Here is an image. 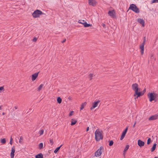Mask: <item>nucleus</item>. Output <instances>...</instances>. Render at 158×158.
<instances>
[{
  "instance_id": "obj_9",
  "label": "nucleus",
  "mask_w": 158,
  "mask_h": 158,
  "mask_svg": "<svg viewBox=\"0 0 158 158\" xmlns=\"http://www.w3.org/2000/svg\"><path fill=\"white\" fill-rule=\"evenodd\" d=\"M100 101L98 100L97 101L94 102V103L93 104V106H92L91 107L90 109L91 110H92L93 109L95 108L97 106L98 104L100 102Z\"/></svg>"
},
{
  "instance_id": "obj_6",
  "label": "nucleus",
  "mask_w": 158,
  "mask_h": 158,
  "mask_svg": "<svg viewBox=\"0 0 158 158\" xmlns=\"http://www.w3.org/2000/svg\"><path fill=\"white\" fill-rule=\"evenodd\" d=\"M132 88L133 90L135 91V93L137 92L138 90H139V89L138 88V85L136 83L132 85Z\"/></svg>"
},
{
  "instance_id": "obj_39",
  "label": "nucleus",
  "mask_w": 158,
  "mask_h": 158,
  "mask_svg": "<svg viewBox=\"0 0 158 158\" xmlns=\"http://www.w3.org/2000/svg\"><path fill=\"white\" fill-rule=\"evenodd\" d=\"M50 142L51 143L52 145L53 143V142L52 139H50Z\"/></svg>"
},
{
  "instance_id": "obj_5",
  "label": "nucleus",
  "mask_w": 158,
  "mask_h": 158,
  "mask_svg": "<svg viewBox=\"0 0 158 158\" xmlns=\"http://www.w3.org/2000/svg\"><path fill=\"white\" fill-rule=\"evenodd\" d=\"M103 150L104 148L102 146H101L95 152V156L97 157L100 156L101 155Z\"/></svg>"
},
{
  "instance_id": "obj_12",
  "label": "nucleus",
  "mask_w": 158,
  "mask_h": 158,
  "mask_svg": "<svg viewBox=\"0 0 158 158\" xmlns=\"http://www.w3.org/2000/svg\"><path fill=\"white\" fill-rule=\"evenodd\" d=\"M158 117V115L156 114L151 116L148 119L149 120H154L157 119Z\"/></svg>"
},
{
  "instance_id": "obj_42",
  "label": "nucleus",
  "mask_w": 158,
  "mask_h": 158,
  "mask_svg": "<svg viewBox=\"0 0 158 158\" xmlns=\"http://www.w3.org/2000/svg\"><path fill=\"white\" fill-rule=\"evenodd\" d=\"M146 89H144L142 92H143V94H144V93L146 92Z\"/></svg>"
},
{
  "instance_id": "obj_44",
  "label": "nucleus",
  "mask_w": 158,
  "mask_h": 158,
  "mask_svg": "<svg viewBox=\"0 0 158 158\" xmlns=\"http://www.w3.org/2000/svg\"><path fill=\"white\" fill-rule=\"evenodd\" d=\"M135 99H136V98H138L139 97H138V95H136V96H135Z\"/></svg>"
},
{
  "instance_id": "obj_40",
  "label": "nucleus",
  "mask_w": 158,
  "mask_h": 158,
  "mask_svg": "<svg viewBox=\"0 0 158 158\" xmlns=\"http://www.w3.org/2000/svg\"><path fill=\"white\" fill-rule=\"evenodd\" d=\"M73 111H71V112L70 113H69V116H70L72 115V113H73Z\"/></svg>"
},
{
  "instance_id": "obj_31",
  "label": "nucleus",
  "mask_w": 158,
  "mask_h": 158,
  "mask_svg": "<svg viewBox=\"0 0 158 158\" xmlns=\"http://www.w3.org/2000/svg\"><path fill=\"white\" fill-rule=\"evenodd\" d=\"M114 143V142L112 140H111L109 141V145L110 146H112Z\"/></svg>"
},
{
  "instance_id": "obj_28",
  "label": "nucleus",
  "mask_w": 158,
  "mask_h": 158,
  "mask_svg": "<svg viewBox=\"0 0 158 158\" xmlns=\"http://www.w3.org/2000/svg\"><path fill=\"white\" fill-rule=\"evenodd\" d=\"M23 140V138L22 136H21L20 137L19 140V143L21 144H22L23 142L22 141Z\"/></svg>"
},
{
  "instance_id": "obj_18",
  "label": "nucleus",
  "mask_w": 158,
  "mask_h": 158,
  "mask_svg": "<svg viewBox=\"0 0 158 158\" xmlns=\"http://www.w3.org/2000/svg\"><path fill=\"white\" fill-rule=\"evenodd\" d=\"M156 145L157 144L156 143H155L154 144L153 146H152L151 149V151L152 152H153L155 150L156 148Z\"/></svg>"
},
{
  "instance_id": "obj_53",
  "label": "nucleus",
  "mask_w": 158,
  "mask_h": 158,
  "mask_svg": "<svg viewBox=\"0 0 158 158\" xmlns=\"http://www.w3.org/2000/svg\"><path fill=\"white\" fill-rule=\"evenodd\" d=\"M124 154V155H125V153L124 152V154Z\"/></svg>"
},
{
  "instance_id": "obj_2",
  "label": "nucleus",
  "mask_w": 158,
  "mask_h": 158,
  "mask_svg": "<svg viewBox=\"0 0 158 158\" xmlns=\"http://www.w3.org/2000/svg\"><path fill=\"white\" fill-rule=\"evenodd\" d=\"M148 96L150 102L155 100L156 99H158V94L154 92L149 93L148 94Z\"/></svg>"
},
{
  "instance_id": "obj_22",
  "label": "nucleus",
  "mask_w": 158,
  "mask_h": 158,
  "mask_svg": "<svg viewBox=\"0 0 158 158\" xmlns=\"http://www.w3.org/2000/svg\"><path fill=\"white\" fill-rule=\"evenodd\" d=\"M35 158H43V155L42 153H40L35 156Z\"/></svg>"
},
{
  "instance_id": "obj_7",
  "label": "nucleus",
  "mask_w": 158,
  "mask_h": 158,
  "mask_svg": "<svg viewBox=\"0 0 158 158\" xmlns=\"http://www.w3.org/2000/svg\"><path fill=\"white\" fill-rule=\"evenodd\" d=\"M88 1L89 4L90 5L93 6H96L97 3V2L95 0H89Z\"/></svg>"
},
{
  "instance_id": "obj_29",
  "label": "nucleus",
  "mask_w": 158,
  "mask_h": 158,
  "mask_svg": "<svg viewBox=\"0 0 158 158\" xmlns=\"http://www.w3.org/2000/svg\"><path fill=\"white\" fill-rule=\"evenodd\" d=\"M1 143L4 144L6 143V140L4 138L2 139H1Z\"/></svg>"
},
{
  "instance_id": "obj_10",
  "label": "nucleus",
  "mask_w": 158,
  "mask_h": 158,
  "mask_svg": "<svg viewBox=\"0 0 158 158\" xmlns=\"http://www.w3.org/2000/svg\"><path fill=\"white\" fill-rule=\"evenodd\" d=\"M143 95V93L142 92H140V90H138L137 92H135L134 94V96H136V95H138V97H140L141 96H142Z\"/></svg>"
},
{
  "instance_id": "obj_19",
  "label": "nucleus",
  "mask_w": 158,
  "mask_h": 158,
  "mask_svg": "<svg viewBox=\"0 0 158 158\" xmlns=\"http://www.w3.org/2000/svg\"><path fill=\"white\" fill-rule=\"evenodd\" d=\"M77 121L74 119H72L71 120V125H73L76 124L77 123Z\"/></svg>"
},
{
  "instance_id": "obj_46",
  "label": "nucleus",
  "mask_w": 158,
  "mask_h": 158,
  "mask_svg": "<svg viewBox=\"0 0 158 158\" xmlns=\"http://www.w3.org/2000/svg\"><path fill=\"white\" fill-rule=\"evenodd\" d=\"M136 124V122H135V123H134L133 125V127H135V125Z\"/></svg>"
},
{
  "instance_id": "obj_45",
  "label": "nucleus",
  "mask_w": 158,
  "mask_h": 158,
  "mask_svg": "<svg viewBox=\"0 0 158 158\" xmlns=\"http://www.w3.org/2000/svg\"><path fill=\"white\" fill-rule=\"evenodd\" d=\"M89 127H87V129H86V131H88L89 130Z\"/></svg>"
},
{
  "instance_id": "obj_11",
  "label": "nucleus",
  "mask_w": 158,
  "mask_h": 158,
  "mask_svg": "<svg viewBox=\"0 0 158 158\" xmlns=\"http://www.w3.org/2000/svg\"><path fill=\"white\" fill-rule=\"evenodd\" d=\"M108 15L112 18H114L115 16V11L114 10H109L108 12Z\"/></svg>"
},
{
  "instance_id": "obj_17",
  "label": "nucleus",
  "mask_w": 158,
  "mask_h": 158,
  "mask_svg": "<svg viewBox=\"0 0 158 158\" xmlns=\"http://www.w3.org/2000/svg\"><path fill=\"white\" fill-rule=\"evenodd\" d=\"M138 144L139 146L141 147L144 145V142L139 139L138 141Z\"/></svg>"
},
{
  "instance_id": "obj_50",
  "label": "nucleus",
  "mask_w": 158,
  "mask_h": 158,
  "mask_svg": "<svg viewBox=\"0 0 158 158\" xmlns=\"http://www.w3.org/2000/svg\"><path fill=\"white\" fill-rule=\"evenodd\" d=\"M5 114V113H4V112H3V113H2V114H3V115H4Z\"/></svg>"
},
{
  "instance_id": "obj_36",
  "label": "nucleus",
  "mask_w": 158,
  "mask_h": 158,
  "mask_svg": "<svg viewBox=\"0 0 158 158\" xmlns=\"http://www.w3.org/2000/svg\"><path fill=\"white\" fill-rule=\"evenodd\" d=\"M145 41H146V37L145 36L143 38V41L142 43L145 44Z\"/></svg>"
},
{
  "instance_id": "obj_47",
  "label": "nucleus",
  "mask_w": 158,
  "mask_h": 158,
  "mask_svg": "<svg viewBox=\"0 0 158 158\" xmlns=\"http://www.w3.org/2000/svg\"><path fill=\"white\" fill-rule=\"evenodd\" d=\"M15 110H16L18 109V107L17 106H15Z\"/></svg>"
},
{
  "instance_id": "obj_4",
  "label": "nucleus",
  "mask_w": 158,
  "mask_h": 158,
  "mask_svg": "<svg viewBox=\"0 0 158 158\" xmlns=\"http://www.w3.org/2000/svg\"><path fill=\"white\" fill-rule=\"evenodd\" d=\"M129 9H131L136 13H138L139 12V9L135 5L133 4H132L130 5Z\"/></svg>"
},
{
  "instance_id": "obj_26",
  "label": "nucleus",
  "mask_w": 158,
  "mask_h": 158,
  "mask_svg": "<svg viewBox=\"0 0 158 158\" xmlns=\"http://www.w3.org/2000/svg\"><path fill=\"white\" fill-rule=\"evenodd\" d=\"M43 148V143H40L39 145V148L40 149H42Z\"/></svg>"
},
{
  "instance_id": "obj_48",
  "label": "nucleus",
  "mask_w": 158,
  "mask_h": 158,
  "mask_svg": "<svg viewBox=\"0 0 158 158\" xmlns=\"http://www.w3.org/2000/svg\"><path fill=\"white\" fill-rule=\"evenodd\" d=\"M10 144H11V145L12 144V141H10Z\"/></svg>"
},
{
  "instance_id": "obj_13",
  "label": "nucleus",
  "mask_w": 158,
  "mask_h": 158,
  "mask_svg": "<svg viewBox=\"0 0 158 158\" xmlns=\"http://www.w3.org/2000/svg\"><path fill=\"white\" fill-rule=\"evenodd\" d=\"M145 44L143 43L141 44L140 45V48L141 49V54L142 55H143L144 53V45Z\"/></svg>"
},
{
  "instance_id": "obj_33",
  "label": "nucleus",
  "mask_w": 158,
  "mask_h": 158,
  "mask_svg": "<svg viewBox=\"0 0 158 158\" xmlns=\"http://www.w3.org/2000/svg\"><path fill=\"white\" fill-rule=\"evenodd\" d=\"M44 132V130L43 129L39 131V134L40 135H42L43 134Z\"/></svg>"
},
{
  "instance_id": "obj_38",
  "label": "nucleus",
  "mask_w": 158,
  "mask_h": 158,
  "mask_svg": "<svg viewBox=\"0 0 158 158\" xmlns=\"http://www.w3.org/2000/svg\"><path fill=\"white\" fill-rule=\"evenodd\" d=\"M4 89V88L3 87H0V92H1L2 90Z\"/></svg>"
},
{
  "instance_id": "obj_25",
  "label": "nucleus",
  "mask_w": 158,
  "mask_h": 158,
  "mask_svg": "<svg viewBox=\"0 0 158 158\" xmlns=\"http://www.w3.org/2000/svg\"><path fill=\"white\" fill-rule=\"evenodd\" d=\"M57 102L59 104H60L61 103L62 99L60 97H58L57 98Z\"/></svg>"
},
{
  "instance_id": "obj_43",
  "label": "nucleus",
  "mask_w": 158,
  "mask_h": 158,
  "mask_svg": "<svg viewBox=\"0 0 158 158\" xmlns=\"http://www.w3.org/2000/svg\"><path fill=\"white\" fill-rule=\"evenodd\" d=\"M66 40L65 39H64L63 41H62V43H64V42Z\"/></svg>"
},
{
  "instance_id": "obj_35",
  "label": "nucleus",
  "mask_w": 158,
  "mask_h": 158,
  "mask_svg": "<svg viewBox=\"0 0 158 158\" xmlns=\"http://www.w3.org/2000/svg\"><path fill=\"white\" fill-rule=\"evenodd\" d=\"M158 2V0H152V3H155Z\"/></svg>"
},
{
  "instance_id": "obj_8",
  "label": "nucleus",
  "mask_w": 158,
  "mask_h": 158,
  "mask_svg": "<svg viewBox=\"0 0 158 158\" xmlns=\"http://www.w3.org/2000/svg\"><path fill=\"white\" fill-rule=\"evenodd\" d=\"M128 127H126V128L125 130L123 131L122 135L120 138V139L121 140H123V139L124 138V137L125 135H126V133L127 132V131L128 130Z\"/></svg>"
},
{
  "instance_id": "obj_27",
  "label": "nucleus",
  "mask_w": 158,
  "mask_h": 158,
  "mask_svg": "<svg viewBox=\"0 0 158 158\" xmlns=\"http://www.w3.org/2000/svg\"><path fill=\"white\" fill-rule=\"evenodd\" d=\"M78 22L79 23L83 24L84 25V24L86 22L84 20H79L78 21Z\"/></svg>"
},
{
  "instance_id": "obj_41",
  "label": "nucleus",
  "mask_w": 158,
  "mask_h": 158,
  "mask_svg": "<svg viewBox=\"0 0 158 158\" xmlns=\"http://www.w3.org/2000/svg\"><path fill=\"white\" fill-rule=\"evenodd\" d=\"M102 25L104 27H106V25L103 23H102Z\"/></svg>"
},
{
  "instance_id": "obj_49",
  "label": "nucleus",
  "mask_w": 158,
  "mask_h": 158,
  "mask_svg": "<svg viewBox=\"0 0 158 158\" xmlns=\"http://www.w3.org/2000/svg\"><path fill=\"white\" fill-rule=\"evenodd\" d=\"M12 140H13V139L11 137L10 139V141H12Z\"/></svg>"
},
{
  "instance_id": "obj_52",
  "label": "nucleus",
  "mask_w": 158,
  "mask_h": 158,
  "mask_svg": "<svg viewBox=\"0 0 158 158\" xmlns=\"http://www.w3.org/2000/svg\"><path fill=\"white\" fill-rule=\"evenodd\" d=\"M154 158H158L157 157H155Z\"/></svg>"
},
{
  "instance_id": "obj_37",
  "label": "nucleus",
  "mask_w": 158,
  "mask_h": 158,
  "mask_svg": "<svg viewBox=\"0 0 158 158\" xmlns=\"http://www.w3.org/2000/svg\"><path fill=\"white\" fill-rule=\"evenodd\" d=\"M37 40V38L36 37H34L33 39L32 40L33 42H35Z\"/></svg>"
},
{
  "instance_id": "obj_3",
  "label": "nucleus",
  "mask_w": 158,
  "mask_h": 158,
  "mask_svg": "<svg viewBox=\"0 0 158 158\" xmlns=\"http://www.w3.org/2000/svg\"><path fill=\"white\" fill-rule=\"evenodd\" d=\"M43 14L41 10H35L32 14V15L34 18H36L40 17V15Z\"/></svg>"
},
{
  "instance_id": "obj_21",
  "label": "nucleus",
  "mask_w": 158,
  "mask_h": 158,
  "mask_svg": "<svg viewBox=\"0 0 158 158\" xmlns=\"http://www.w3.org/2000/svg\"><path fill=\"white\" fill-rule=\"evenodd\" d=\"M62 145H63L62 144V145H60V147L56 148L54 151V153H57V152H58V151H59V150L60 149V148L62 146Z\"/></svg>"
},
{
  "instance_id": "obj_23",
  "label": "nucleus",
  "mask_w": 158,
  "mask_h": 158,
  "mask_svg": "<svg viewBox=\"0 0 158 158\" xmlns=\"http://www.w3.org/2000/svg\"><path fill=\"white\" fill-rule=\"evenodd\" d=\"M84 26L85 27H87L90 26H91L92 25L91 24L87 23L86 22H85V24H84Z\"/></svg>"
},
{
  "instance_id": "obj_16",
  "label": "nucleus",
  "mask_w": 158,
  "mask_h": 158,
  "mask_svg": "<svg viewBox=\"0 0 158 158\" xmlns=\"http://www.w3.org/2000/svg\"><path fill=\"white\" fill-rule=\"evenodd\" d=\"M15 149L14 146H13L11 148V152L10 153V156L11 158H14V153L15 152Z\"/></svg>"
},
{
  "instance_id": "obj_51",
  "label": "nucleus",
  "mask_w": 158,
  "mask_h": 158,
  "mask_svg": "<svg viewBox=\"0 0 158 158\" xmlns=\"http://www.w3.org/2000/svg\"><path fill=\"white\" fill-rule=\"evenodd\" d=\"M2 106H0V110L1 109Z\"/></svg>"
},
{
  "instance_id": "obj_32",
  "label": "nucleus",
  "mask_w": 158,
  "mask_h": 158,
  "mask_svg": "<svg viewBox=\"0 0 158 158\" xmlns=\"http://www.w3.org/2000/svg\"><path fill=\"white\" fill-rule=\"evenodd\" d=\"M89 78H90V80H91L92 79V77L93 76V74H91V73H90L89 75Z\"/></svg>"
},
{
  "instance_id": "obj_15",
  "label": "nucleus",
  "mask_w": 158,
  "mask_h": 158,
  "mask_svg": "<svg viewBox=\"0 0 158 158\" xmlns=\"http://www.w3.org/2000/svg\"><path fill=\"white\" fill-rule=\"evenodd\" d=\"M39 73V72L36 73L32 75L31 77V80L32 81H34L38 77Z\"/></svg>"
},
{
  "instance_id": "obj_30",
  "label": "nucleus",
  "mask_w": 158,
  "mask_h": 158,
  "mask_svg": "<svg viewBox=\"0 0 158 158\" xmlns=\"http://www.w3.org/2000/svg\"><path fill=\"white\" fill-rule=\"evenodd\" d=\"M129 146L128 145H127L124 149V152L126 151L129 148Z\"/></svg>"
},
{
  "instance_id": "obj_34",
  "label": "nucleus",
  "mask_w": 158,
  "mask_h": 158,
  "mask_svg": "<svg viewBox=\"0 0 158 158\" xmlns=\"http://www.w3.org/2000/svg\"><path fill=\"white\" fill-rule=\"evenodd\" d=\"M151 141V138H148L147 140V144H149L150 143Z\"/></svg>"
},
{
  "instance_id": "obj_14",
  "label": "nucleus",
  "mask_w": 158,
  "mask_h": 158,
  "mask_svg": "<svg viewBox=\"0 0 158 158\" xmlns=\"http://www.w3.org/2000/svg\"><path fill=\"white\" fill-rule=\"evenodd\" d=\"M137 21L140 24H142L143 27H144L145 25V22L143 19L139 18L137 19Z\"/></svg>"
},
{
  "instance_id": "obj_24",
  "label": "nucleus",
  "mask_w": 158,
  "mask_h": 158,
  "mask_svg": "<svg viewBox=\"0 0 158 158\" xmlns=\"http://www.w3.org/2000/svg\"><path fill=\"white\" fill-rule=\"evenodd\" d=\"M43 85H44L43 84H41L38 87V89H37V90L38 91H40L41 90V89L43 86Z\"/></svg>"
},
{
  "instance_id": "obj_1",
  "label": "nucleus",
  "mask_w": 158,
  "mask_h": 158,
  "mask_svg": "<svg viewBox=\"0 0 158 158\" xmlns=\"http://www.w3.org/2000/svg\"><path fill=\"white\" fill-rule=\"evenodd\" d=\"M103 132L99 129H97L95 132V139L97 141H99L103 139Z\"/></svg>"
},
{
  "instance_id": "obj_20",
  "label": "nucleus",
  "mask_w": 158,
  "mask_h": 158,
  "mask_svg": "<svg viewBox=\"0 0 158 158\" xmlns=\"http://www.w3.org/2000/svg\"><path fill=\"white\" fill-rule=\"evenodd\" d=\"M86 102L83 103L81 105V106L80 108V110H82L84 108L85 106L86 105Z\"/></svg>"
}]
</instances>
